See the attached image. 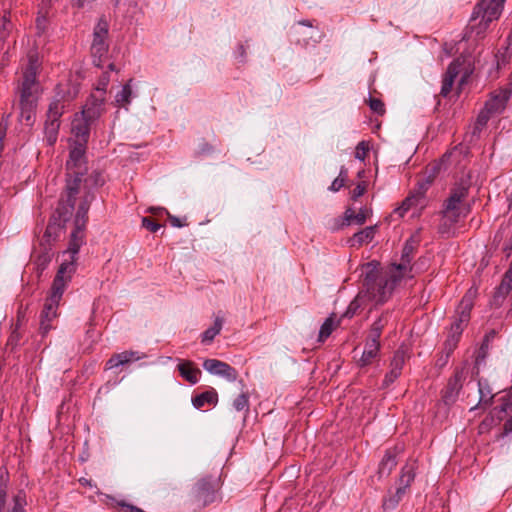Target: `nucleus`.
I'll return each instance as SVG.
<instances>
[{
	"mask_svg": "<svg viewBox=\"0 0 512 512\" xmlns=\"http://www.w3.org/2000/svg\"><path fill=\"white\" fill-rule=\"evenodd\" d=\"M504 278H506V281H509L510 283H512V272H510L509 270H507L504 274Z\"/></svg>",
	"mask_w": 512,
	"mask_h": 512,
	"instance_id": "e2e57ef3",
	"label": "nucleus"
},
{
	"mask_svg": "<svg viewBox=\"0 0 512 512\" xmlns=\"http://www.w3.org/2000/svg\"><path fill=\"white\" fill-rule=\"evenodd\" d=\"M356 212L351 207H348L344 212V223L343 225H351L355 223Z\"/></svg>",
	"mask_w": 512,
	"mask_h": 512,
	"instance_id": "13d9d810",
	"label": "nucleus"
},
{
	"mask_svg": "<svg viewBox=\"0 0 512 512\" xmlns=\"http://www.w3.org/2000/svg\"><path fill=\"white\" fill-rule=\"evenodd\" d=\"M461 62L457 60H453L449 65L444 74V78H451L452 81H455L456 77L459 75L461 71Z\"/></svg>",
	"mask_w": 512,
	"mask_h": 512,
	"instance_id": "ea45409f",
	"label": "nucleus"
},
{
	"mask_svg": "<svg viewBox=\"0 0 512 512\" xmlns=\"http://www.w3.org/2000/svg\"><path fill=\"white\" fill-rule=\"evenodd\" d=\"M48 2H49V0L42 3L41 7L38 10L37 17L35 19L37 35H39V36L43 35L49 27V18H48L49 12H48V7H47Z\"/></svg>",
	"mask_w": 512,
	"mask_h": 512,
	"instance_id": "a878e982",
	"label": "nucleus"
},
{
	"mask_svg": "<svg viewBox=\"0 0 512 512\" xmlns=\"http://www.w3.org/2000/svg\"><path fill=\"white\" fill-rule=\"evenodd\" d=\"M511 289H512V283H510L509 281H506V278L503 277V279L497 289V293L499 295H501L502 297H505L509 294Z\"/></svg>",
	"mask_w": 512,
	"mask_h": 512,
	"instance_id": "6e6d98bb",
	"label": "nucleus"
},
{
	"mask_svg": "<svg viewBox=\"0 0 512 512\" xmlns=\"http://www.w3.org/2000/svg\"><path fill=\"white\" fill-rule=\"evenodd\" d=\"M86 144L76 142L70 150L69 159L66 162V185L64 195H68V203H63L60 211L67 217L75 209L78 193L81 188V176L86 172L85 149Z\"/></svg>",
	"mask_w": 512,
	"mask_h": 512,
	"instance_id": "20e7f679",
	"label": "nucleus"
},
{
	"mask_svg": "<svg viewBox=\"0 0 512 512\" xmlns=\"http://www.w3.org/2000/svg\"><path fill=\"white\" fill-rule=\"evenodd\" d=\"M40 245L42 247V251L37 256L36 261H35L37 271L39 274L42 273L47 268V266L51 262L52 257L54 255L52 252L51 246H48L43 242H40Z\"/></svg>",
	"mask_w": 512,
	"mask_h": 512,
	"instance_id": "cd10ccee",
	"label": "nucleus"
},
{
	"mask_svg": "<svg viewBox=\"0 0 512 512\" xmlns=\"http://www.w3.org/2000/svg\"><path fill=\"white\" fill-rule=\"evenodd\" d=\"M77 254L70 251L69 248L63 253V256H68V258H65L60 264L52 282L50 295L46 298L40 314L39 331L42 337H45L54 328L51 323L58 316L59 303L72 275L76 271Z\"/></svg>",
	"mask_w": 512,
	"mask_h": 512,
	"instance_id": "f257e3e1",
	"label": "nucleus"
},
{
	"mask_svg": "<svg viewBox=\"0 0 512 512\" xmlns=\"http://www.w3.org/2000/svg\"><path fill=\"white\" fill-rule=\"evenodd\" d=\"M299 24H302V25H305L308 27H312V23L309 20L300 21Z\"/></svg>",
	"mask_w": 512,
	"mask_h": 512,
	"instance_id": "69168bd1",
	"label": "nucleus"
},
{
	"mask_svg": "<svg viewBox=\"0 0 512 512\" xmlns=\"http://www.w3.org/2000/svg\"><path fill=\"white\" fill-rule=\"evenodd\" d=\"M414 200L413 198L407 197L399 206L394 210L395 214H398L400 217H403L404 214L410 209L411 205L413 204Z\"/></svg>",
	"mask_w": 512,
	"mask_h": 512,
	"instance_id": "3c124183",
	"label": "nucleus"
},
{
	"mask_svg": "<svg viewBox=\"0 0 512 512\" xmlns=\"http://www.w3.org/2000/svg\"><path fill=\"white\" fill-rule=\"evenodd\" d=\"M507 410V405L504 404L502 407H501V411L505 412Z\"/></svg>",
	"mask_w": 512,
	"mask_h": 512,
	"instance_id": "774afa93",
	"label": "nucleus"
},
{
	"mask_svg": "<svg viewBox=\"0 0 512 512\" xmlns=\"http://www.w3.org/2000/svg\"><path fill=\"white\" fill-rule=\"evenodd\" d=\"M380 347V341L367 337L363 353L357 362L358 366L363 368L372 364V362L379 356Z\"/></svg>",
	"mask_w": 512,
	"mask_h": 512,
	"instance_id": "aec40b11",
	"label": "nucleus"
},
{
	"mask_svg": "<svg viewBox=\"0 0 512 512\" xmlns=\"http://www.w3.org/2000/svg\"><path fill=\"white\" fill-rule=\"evenodd\" d=\"M217 403L218 393L214 388H210L192 397V404L196 409H202L206 405L216 406Z\"/></svg>",
	"mask_w": 512,
	"mask_h": 512,
	"instance_id": "b1692460",
	"label": "nucleus"
},
{
	"mask_svg": "<svg viewBox=\"0 0 512 512\" xmlns=\"http://www.w3.org/2000/svg\"><path fill=\"white\" fill-rule=\"evenodd\" d=\"M402 280L401 274L397 271L389 269L384 274H378L370 271L364 279V286L367 300H372L376 304H382L391 296L392 291Z\"/></svg>",
	"mask_w": 512,
	"mask_h": 512,
	"instance_id": "39448f33",
	"label": "nucleus"
},
{
	"mask_svg": "<svg viewBox=\"0 0 512 512\" xmlns=\"http://www.w3.org/2000/svg\"><path fill=\"white\" fill-rule=\"evenodd\" d=\"M370 213H371V210H370V209H368V208H366V207H365V208H361V209L359 210V212H358V213H356V216H355V224H357V225H363V224L366 222V220H367V218H368V216H369V214H370Z\"/></svg>",
	"mask_w": 512,
	"mask_h": 512,
	"instance_id": "603ef678",
	"label": "nucleus"
},
{
	"mask_svg": "<svg viewBox=\"0 0 512 512\" xmlns=\"http://www.w3.org/2000/svg\"><path fill=\"white\" fill-rule=\"evenodd\" d=\"M505 0H481L474 8L470 18L469 29L476 36L485 33L490 23L496 20Z\"/></svg>",
	"mask_w": 512,
	"mask_h": 512,
	"instance_id": "0eeeda50",
	"label": "nucleus"
},
{
	"mask_svg": "<svg viewBox=\"0 0 512 512\" xmlns=\"http://www.w3.org/2000/svg\"><path fill=\"white\" fill-rule=\"evenodd\" d=\"M220 488L219 480L206 476L197 481L192 490L193 500L197 507L204 508L217 499V492Z\"/></svg>",
	"mask_w": 512,
	"mask_h": 512,
	"instance_id": "9d476101",
	"label": "nucleus"
},
{
	"mask_svg": "<svg viewBox=\"0 0 512 512\" xmlns=\"http://www.w3.org/2000/svg\"><path fill=\"white\" fill-rule=\"evenodd\" d=\"M406 490L404 488L397 487L394 493L389 492V495L385 497L383 500V509L385 511L394 510L399 502L402 500L403 496L406 494Z\"/></svg>",
	"mask_w": 512,
	"mask_h": 512,
	"instance_id": "7c9ffc66",
	"label": "nucleus"
},
{
	"mask_svg": "<svg viewBox=\"0 0 512 512\" xmlns=\"http://www.w3.org/2000/svg\"><path fill=\"white\" fill-rule=\"evenodd\" d=\"M113 502L119 507H122L126 510V512H144L141 508L134 506L132 504H129L125 501H117L114 498H111Z\"/></svg>",
	"mask_w": 512,
	"mask_h": 512,
	"instance_id": "4d7b16f0",
	"label": "nucleus"
},
{
	"mask_svg": "<svg viewBox=\"0 0 512 512\" xmlns=\"http://www.w3.org/2000/svg\"><path fill=\"white\" fill-rule=\"evenodd\" d=\"M488 344H489V336H488V335H485L484 340H483V342H482V345H481V347H480V351H481L482 353H485V352H486V350L488 349Z\"/></svg>",
	"mask_w": 512,
	"mask_h": 512,
	"instance_id": "bf43d9fd",
	"label": "nucleus"
},
{
	"mask_svg": "<svg viewBox=\"0 0 512 512\" xmlns=\"http://www.w3.org/2000/svg\"><path fill=\"white\" fill-rule=\"evenodd\" d=\"M108 34L109 23L104 17H101L93 29L91 44L93 62L97 67H102L103 58L106 57L109 50Z\"/></svg>",
	"mask_w": 512,
	"mask_h": 512,
	"instance_id": "1a4fd4ad",
	"label": "nucleus"
},
{
	"mask_svg": "<svg viewBox=\"0 0 512 512\" xmlns=\"http://www.w3.org/2000/svg\"><path fill=\"white\" fill-rule=\"evenodd\" d=\"M504 429L506 432H512V416L505 422Z\"/></svg>",
	"mask_w": 512,
	"mask_h": 512,
	"instance_id": "052dcab7",
	"label": "nucleus"
},
{
	"mask_svg": "<svg viewBox=\"0 0 512 512\" xmlns=\"http://www.w3.org/2000/svg\"><path fill=\"white\" fill-rule=\"evenodd\" d=\"M493 115L494 114L484 106V108L480 111V113L477 116L476 127L481 129L484 126H486Z\"/></svg>",
	"mask_w": 512,
	"mask_h": 512,
	"instance_id": "a19ab883",
	"label": "nucleus"
},
{
	"mask_svg": "<svg viewBox=\"0 0 512 512\" xmlns=\"http://www.w3.org/2000/svg\"><path fill=\"white\" fill-rule=\"evenodd\" d=\"M391 317V312H383L371 325L367 337L380 341L381 334L384 328L388 325Z\"/></svg>",
	"mask_w": 512,
	"mask_h": 512,
	"instance_id": "393cba45",
	"label": "nucleus"
},
{
	"mask_svg": "<svg viewBox=\"0 0 512 512\" xmlns=\"http://www.w3.org/2000/svg\"><path fill=\"white\" fill-rule=\"evenodd\" d=\"M495 332L494 331H491L489 334H487L489 336V340L492 339V337L494 336Z\"/></svg>",
	"mask_w": 512,
	"mask_h": 512,
	"instance_id": "338daca9",
	"label": "nucleus"
},
{
	"mask_svg": "<svg viewBox=\"0 0 512 512\" xmlns=\"http://www.w3.org/2000/svg\"><path fill=\"white\" fill-rule=\"evenodd\" d=\"M398 453H399V451L397 450L396 447L387 449L385 451V454H384L382 460L380 461L379 467H378L377 473L379 475V478L387 477L390 475L392 470L397 465Z\"/></svg>",
	"mask_w": 512,
	"mask_h": 512,
	"instance_id": "412c9836",
	"label": "nucleus"
},
{
	"mask_svg": "<svg viewBox=\"0 0 512 512\" xmlns=\"http://www.w3.org/2000/svg\"><path fill=\"white\" fill-rule=\"evenodd\" d=\"M144 354L138 351H123L121 353L113 354L106 362L105 369L111 370L119 366H125L132 362L144 358Z\"/></svg>",
	"mask_w": 512,
	"mask_h": 512,
	"instance_id": "6ab92c4d",
	"label": "nucleus"
},
{
	"mask_svg": "<svg viewBox=\"0 0 512 512\" xmlns=\"http://www.w3.org/2000/svg\"><path fill=\"white\" fill-rule=\"evenodd\" d=\"M401 375V372L393 370L390 368V370L386 373L384 380L382 382V388H387L391 384H393Z\"/></svg>",
	"mask_w": 512,
	"mask_h": 512,
	"instance_id": "a18cd8bd",
	"label": "nucleus"
},
{
	"mask_svg": "<svg viewBox=\"0 0 512 512\" xmlns=\"http://www.w3.org/2000/svg\"><path fill=\"white\" fill-rule=\"evenodd\" d=\"M10 114L4 115L0 121V151L3 148V140L6 136V131L9 125Z\"/></svg>",
	"mask_w": 512,
	"mask_h": 512,
	"instance_id": "de8ad7c7",
	"label": "nucleus"
},
{
	"mask_svg": "<svg viewBox=\"0 0 512 512\" xmlns=\"http://www.w3.org/2000/svg\"><path fill=\"white\" fill-rule=\"evenodd\" d=\"M105 178L102 172L93 171L83 181L81 178V188L78 195L81 194V202L77 209L74 219V229L71 232L69 240V250L73 253H78L81 246L84 244L85 228L88 219V211L92 201L95 198L92 189L103 186Z\"/></svg>",
	"mask_w": 512,
	"mask_h": 512,
	"instance_id": "7ed1b4c3",
	"label": "nucleus"
},
{
	"mask_svg": "<svg viewBox=\"0 0 512 512\" xmlns=\"http://www.w3.org/2000/svg\"><path fill=\"white\" fill-rule=\"evenodd\" d=\"M366 300V295L363 294V291L359 292L358 295L354 298V300L350 302L349 306L347 307L342 317L352 318L358 312V310L365 304Z\"/></svg>",
	"mask_w": 512,
	"mask_h": 512,
	"instance_id": "72a5a7b5",
	"label": "nucleus"
},
{
	"mask_svg": "<svg viewBox=\"0 0 512 512\" xmlns=\"http://www.w3.org/2000/svg\"><path fill=\"white\" fill-rule=\"evenodd\" d=\"M478 390L480 394V399L477 405L472 407L470 410L473 411L479 407L486 409L490 407L493 403L494 394L492 393V389L485 379L478 380Z\"/></svg>",
	"mask_w": 512,
	"mask_h": 512,
	"instance_id": "5701e85b",
	"label": "nucleus"
},
{
	"mask_svg": "<svg viewBox=\"0 0 512 512\" xmlns=\"http://www.w3.org/2000/svg\"><path fill=\"white\" fill-rule=\"evenodd\" d=\"M368 105L370 109L378 115H383L386 111L383 101L378 98L369 97Z\"/></svg>",
	"mask_w": 512,
	"mask_h": 512,
	"instance_id": "79ce46f5",
	"label": "nucleus"
},
{
	"mask_svg": "<svg viewBox=\"0 0 512 512\" xmlns=\"http://www.w3.org/2000/svg\"><path fill=\"white\" fill-rule=\"evenodd\" d=\"M367 186H368V184L366 181L359 182L351 193V199L353 201H356L358 198L363 196L364 193L366 192Z\"/></svg>",
	"mask_w": 512,
	"mask_h": 512,
	"instance_id": "49530a36",
	"label": "nucleus"
},
{
	"mask_svg": "<svg viewBox=\"0 0 512 512\" xmlns=\"http://www.w3.org/2000/svg\"><path fill=\"white\" fill-rule=\"evenodd\" d=\"M444 359H445V353L444 351L442 352V355L440 356V358L438 359V363H440V365H445L446 363H444Z\"/></svg>",
	"mask_w": 512,
	"mask_h": 512,
	"instance_id": "0e129e2a",
	"label": "nucleus"
},
{
	"mask_svg": "<svg viewBox=\"0 0 512 512\" xmlns=\"http://www.w3.org/2000/svg\"><path fill=\"white\" fill-rule=\"evenodd\" d=\"M0 22V40L5 41V39L8 37V35L13 29L10 12H5L0 19Z\"/></svg>",
	"mask_w": 512,
	"mask_h": 512,
	"instance_id": "f704fd0d",
	"label": "nucleus"
},
{
	"mask_svg": "<svg viewBox=\"0 0 512 512\" xmlns=\"http://www.w3.org/2000/svg\"><path fill=\"white\" fill-rule=\"evenodd\" d=\"M470 183L461 180L455 183L450 190L449 197L443 203L441 214L443 216L444 225H454L459 222L461 217H465L469 212V206H465L468 197Z\"/></svg>",
	"mask_w": 512,
	"mask_h": 512,
	"instance_id": "423d86ee",
	"label": "nucleus"
},
{
	"mask_svg": "<svg viewBox=\"0 0 512 512\" xmlns=\"http://www.w3.org/2000/svg\"><path fill=\"white\" fill-rule=\"evenodd\" d=\"M406 360V352L403 348L395 351L393 358L390 362V368L402 373V369Z\"/></svg>",
	"mask_w": 512,
	"mask_h": 512,
	"instance_id": "c9c22d12",
	"label": "nucleus"
},
{
	"mask_svg": "<svg viewBox=\"0 0 512 512\" xmlns=\"http://www.w3.org/2000/svg\"><path fill=\"white\" fill-rule=\"evenodd\" d=\"M20 340H21V334L20 332L18 331V328L16 327L10 334L9 338H8V341H7V344L9 346H11V348H15L16 346H18L20 344Z\"/></svg>",
	"mask_w": 512,
	"mask_h": 512,
	"instance_id": "5fc2aeb1",
	"label": "nucleus"
},
{
	"mask_svg": "<svg viewBox=\"0 0 512 512\" xmlns=\"http://www.w3.org/2000/svg\"><path fill=\"white\" fill-rule=\"evenodd\" d=\"M512 96V82L504 88H500L490 94V98L486 101L485 107L494 115L501 114Z\"/></svg>",
	"mask_w": 512,
	"mask_h": 512,
	"instance_id": "4468645a",
	"label": "nucleus"
},
{
	"mask_svg": "<svg viewBox=\"0 0 512 512\" xmlns=\"http://www.w3.org/2000/svg\"><path fill=\"white\" fill-rule=\"evenodd\" d=\"M453 84H454V81H452L450 77L449 78L443 77L440 95L443 97H447L452 90Z\"/></svg>",
	"mask_w": 512,
	"mask_h": 512,
	"instance_id": "864d4df0",
	"label": "nucleus"
},
{
	"mask_svg": "<svg viewBox=\"0 0 512 512\" xmlns=\"http://www.w3.org/2000/svg\"><path fill=\"white\" fill-rule=\"evenodd\" d=\"M156 210H159V211H165L168 215V219H169V222L170 224L173 226V227H177V228H181V227H184L187 225V223L185 222V220H182L174 215H171L166 209L164 208H158V209H155V208H151L150 211L155 213Z\"/></svg>",
	"mask_w": 512,
	"mask_h": 512,
	"instance_id": "37998d69",
	"label": "nucleus"
},
{
	"mask_svg": "<svg viewBox=\"0 0 512 512\" xmlns=\"http://www.w3.org/2000/svg\"><path fill=\"white\" fill-rule=\"evenodd\" d=\"M468 375L466 366L457 367L453 375L448 379L446 386L441 391V397L446 405L454 404L463 388Z\"/></svg>",
	"mask_w": 512,
	"mask_h": 512,
	"instance_id": "f8f14e48",
	"label": "nucleus"
},
{
	"mask_svg": "<svg viewBox=\"0 0 512 512\" xmlns=\"http://www.w3.org/2000/svg\"><path fill=\"white\" fill-rule=\"evenodd\" d=\"M110 82V76L108 74V72H104L99 80H98V84L95 88V91L94 92H105L106 93V87L107 85L109 84Z\"/></svg>",
	"mask_w": 512,
	"mask_h": 512,
	"instance_id": "8fccbe9b",
	"label": "nucleus"
},
{
	"mask_svg": "<svg viewBox=\"0 0 512 512\" xmlns=\"http://www.w3.org/2000/svg\"><path fill=\"white\" fill-rule=\"evenodd\" d=\"M203 368L213 375L222 376L228 381L234 382L238 377L237 370L228 363L217 359H206Z\"/></svg>",
	"mask_w": 512,
	"mask_h": 512,
	"instance_id": "dca6fc26",
	"label": "nucleus"
},
{
	"mask_svg": "<svg viewBox=\"0 0 512 512\" xmlns=\"http://www.w3.org/2000/svg\"><path fill=\"white\" fill-rule=\"evenodd\" d=\"M57 89H59V86H57ZM65 107V94L57 90L53 100L49 104L44 125V133L49 145H53L57 140L60 118L64 113Z\"/></svg>",
	"mask_w": 512,
	"mask_h": 512,
	"instance_id": "6e6552de",
	"label": "nucleus"
},
{
	"mask_svg": "<svg viewBox=\"0 0 512 512\" xmlns=\"http://www.w3.org/2000/svg\"><path fill=\"white\" fill-rule=\"evenodd\" d=\"M177 370L180 376L190 384H196L199 381L201 370L192 361L181 360L177 365Z\"/></svg>",
	"mask_w": 512,
	"mask_h": 512,
	"instance_id": "4be33fe9",
	"label": "nucleus"
},
{
	"mask_svg": "<svg viewBox=\"0 0 512 512\" xmlns=\"http://www.w3.org/2000/svg\"><path fill=\"white\" fill-rule=\"evenodd\" d=\"M415 470H416L415 462L407 463L405 466H403V468L401 470V475L399 477V486L398 487L404 488V490L407 491V489L410 487L411 483L414 481Z\"/></svg>",
	"mask_w": 512,
	"mask_h": 512,
	"instance_id": "bb28decb",
	"label": "nucleus"
},
{
	"mask_svg": "<svg viewBox=\"0 0 512 512\" xmlns=\"http://www.w3.org/2000/svg\"><path fill=\"white\" fill-rule=\"evenodd\" d=\"M333 324V318L328 317L321 325L318 339L320 342H323L326 338H328L331 335L333 331Z\"/></svg>",
	"mask_w": 512,
	"mask_h": 512,
	"instance_id": "58836bf2",
	"label": "nucleus"
},
{
	"mask_svg": "<svg viewBox=\"0 0 512 512\" xmlns=\"http://www.w3.org/2000/svg\"><path fill=\"white\" fill-rule=\"evenodd\" d=\"M223 323V317L216 316L214 324L202 333L201 342L204 344H210L214 340V338L221 332Z\"/></svg>",
	"mask_w": 512,
	"mask_h": 512,
	"instance_id": "c85d7f7f",
	"label": "nucleus"
},
{
	"mask_svg": "<svg viewBox=\"0 0 512 512\" xmlns=\"http://www.w3.org/2000/svg\"><path fill=\"white\" fill-rule=\"evenodd\" d=\"M375 235V226H368L353 235L351 238V246H361L364 243L370 242Z\"/></svg>",
	"mask_w": 512,
	"mask_h": 512,
	"instance_id": "c756f323",
	"label": "nucleus"
},
{
	"mask_svg": "<svg viewBox=\"0 0 512 512\" xmlns=\"http://www.w3.org/2000/svg\"><path fill=\"white\" fill-rule=\"evenodd\" d=\"M369 152V146L365 141H361L358 143L355 149V158L364 161Z\"/></svg>",
	"mask_w": 512,
	"mask_h": 512,
	"instance_id": "c03bdc74",
	"label": "nucleus"
},
{
	"mask_svg": "<svg viewBox=\"0 0 512 512\" xmlns=\"http://www.w3.org/2000/svg\"><path fill=\"white\" fill-rule=\"evenodd\" d=\"M347 177H348V170L346 167L342 166L340 168L338 177L334 179V181L332 182V184L329 187V190L332 192L339 191L345 185Z\"/></svg>",
	"mask_w": 512,
	"mask_h": 512,
	"instance_id": "e433bc0d",
	"label": "nucleus"
},
{
	"mask_svg": "<svg viewBox=\"0 0 512 512\" xmlns=\"http://www.w3.org/2000/svg\"><path fill=\"white\" fill-rule=\"evenodd\" d=\"M27 59L28 63L23 71L18 90L20 94V119L24 120L27 124H31L33 122L40 91L37 75L41 61L39 53L35 49L28 52Z\"/></svg>",
	"mask_w": 512,
	"mask_h": 512,
	"instance_id": "f03ea898",
	"label": "nucleus"
},
{
	"mask_svg": "<svg viewBox=\"0 0 512 512\" xmlns=\"http://www.w3.org/2000/svg\"><path fill=\"white\" fill-rule=\"evenodd\" d=\"M5 498H6V491H5V489L0 487V507H2L5 504Z\"/></svg>",
	"mask_w": 512,
	"mask_h": 512,
	"instance_id": "680f3d73",
	"label": "nucleus"
},
{
	"mask_svg": "<svg viewBox=\"0 0 512 512\" xmlns=\"http://www.w3.org/2000/svg\"><path fill=\"white\" fill-rule=\"evenodd\" d=\"M132 79L126 83L121 91H119L115 96V104L118 107H127L131 102L132 97V88H131Z\"/></svg>",
	"mask_w": 512,
	"mask_h": 512,
	"instance_id": "473e14b6",
	"label": "nucleus"
},
{
	"mask_svg": "<svg viewBox=\"0 0 512 512\" xmlns=\"http://www.w3.org/2000/svg\"><path fill=\"white\" fill-rule=\"evenodd\" d=\"M461 336L462 334H457L456 332L449 330L447 339L445 340L443 345V351L445 353L444 363L448 362L449 357L457 348Z\"/></svg>",
	"mask_w": 512,
	"mask_h": 512,
	"instance_id": "2f4dec72",
	"label": "nucleus"
},
{
	"mask_svg": "<svg viewBox=\"0 0 512 512\" xmlns=\"http://www.w3.org/2000/svg\"><path fill=\"white\" fill-rule=\"evenodd\" d=\"M419 246V240L410 237L404 244L401 254V262L399 264H393L390 269L397 271L403 278L408 271L411 270L410 263L415 256V252Z\"/></svg>",
	"mask_w": 512,
	"mask_h": 512,
	"instance_id": "2eb2a0df",
	"label": "nucleus"
},
{
	"mask_svg": "<svg viewBox=\"0 0 512 512\" xmlns=\"http://www.w3.org/2000/svg\"><path fill=\"white\" fill-rule=\"evenodd\" d=\"M104 104L105 92H93L88 97L81 113H83V115H86L88 119H93L97 121L105 110Z\"/></svg>",
	"mask_w": 512,
	"mask_h": 512,
	"instance_id": "f3484780",
	"label": "nucleus"
},
{
	"mask_svg": "<svg viewBox=\"0 0 512 512\" xmlns=\"http://www.w3.org/2000/svg\"><path fill=\"white\" fill-rule=\"evenodd\" d=\"M95 122L93 119H88L83 113L75 115L72 121V133L76 138V142H88L91 127Z\"/></svg>",
	"mask_w": 512,
	"mask_h": 512,
	"instance_id": "a211bd4d",
	"label": "nucleus"
},
{
	"mask_svg": "<svg viewBox=\"0 0 512 512\" xmlns=\"http://www.w3.org/2000/svg\"><path fill=\"white\" fill-rule=\"evenodd\" d=\"M233 407L236 411H249V396L246 393H241L233 401Z\"/></svg>",
	"mask_w": 512,
	"mask_h": 512,
	"instance_id": "4c0bfd02",
	"label": "nucleus"
},
{
	"mask_svg": "<svg viewBox=\"0 0 512 512\" xmlns=\"http://www.w3.org/2000/svg\"><path fill=\"white\" fill-rule=\"evenodd\" d=\"M142 226L149 230L150 232H156L161 228V224L157 223L151 217H143L142 218Z\"/></svg>",
	"mask_w": 512,
	"mask_h": 512,
	"instance_id": "09e8293b",
	"label": "nucleus"
},
{
	"mask_svg": "<svg viewBox=\"0 0 512 512\" xmlns=\"http://www.w3.org/2000/svg\"><path fill=\"white\" fill-rule=\"evenodd\" d=\"M474 306V297L468 292L461 299L452 317L449 330L462 334L471 319V310Z\"/></svg>",
	"mask_w": 512,
	"mask_h": 512,
	"instance_id": "ddd939ff",
	"label": "nucleus"
},
{
	"mask_svg": "<svg viewBox=\"0 0 512 512\" xmlns=\"http://www.w3.org/2000/svg\"><path fill=\"white\" fill-rule=\"evenodd\" d=\"M63 203H68V195H62L61 199L59 200L58 207L55 211V213L50 218L48 225L45 229L43 238L41 242L45 243L48 246H51V244L59 238L60 232L62 228L64 227L65 223L70 219V217L73 214V211L66 217L62 212L60 211V208Z\"/></svg>",
	"mask_w": 512,
	"mask_h": 512,
	"instance_id": "9b49d317",
	"label": "nucleus"
}]
</instances>
